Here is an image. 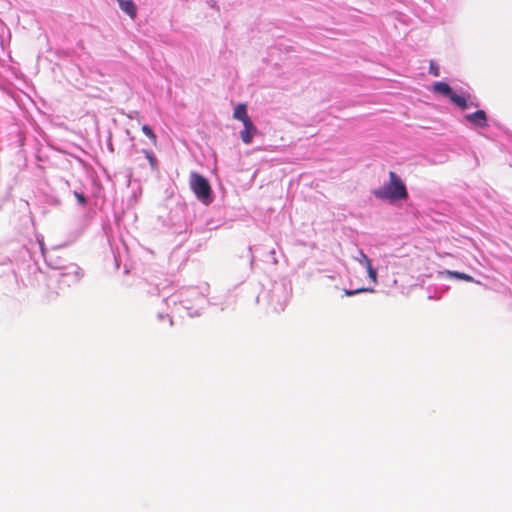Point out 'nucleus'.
I'll return each instance as SVG.
<instances>
[{"label":"nucleus","mask_w":512,"mask_h":512,"mask_svg":"<svg viewBox=\"0 0 512 512\" xmlns=\"http://www.w3.org/2000/svg\"><path fill=\"white\" fill-rule=\"evenodd\" d=\"M372 194L381 200L396 202L406 200L408 191L404 181L394 171L389 172V181L382 187L373 190Z\"/></svg>","instance_id":"1"},{"label":"nucleus","mask_w":512,"mask_h":512,"mask_svg":"<svg viewBox=\"0 0 512 512\" xmlns=\"http://www.w3.org/2000/svg\"><path fill=\"white\" fill-rule=\"evenodd\" d=\"M189 185L196 198L203 204L208 205L212 202V188L203 175L197 172H191Z\"/></svg>","instance_id":"2"},{"label":"nucleus","mask_w":512,"mask_h":512,"mask_svg":"<svg viewBox=\"0 0 512 512\" xmlns=\"http://www.w3.org/2000/svg\"><path fill=\"white\" fill-rule=\"evenodd\" d=\"M83 275L84 273L80 267L73 266L70 271H67L61 275L60 282L70 286L71 284L79 282Z\"/></svg>","instance_id":"3"},{"label":"nucleus","mask_w":512,"mask_h":512,"mask_svg":"<svg viewBox=\"0 0 512 512\" xmlns=\"http://www.w3.org/2000/svg\"><path fill=\"white\" fill-rule=\"evenodd\" d=\"M464 118L476 127L484 128L488 126L487 115L484 110H477L474 113L466 114Z\"/></svg>","instance_id":"4"},{"label":"nucleus","mask_w":512,"mask_h":512,"mask_svg":"<svg viewBox=\"0 0 512 512\" xmlns=\"http://www.w3.org/2000/svg\"><path fill=\"white\" fill-rule=\"evenodd\" d=\"M243 125L244 129L240 132V137L245 144H250L257 133V128L252 121L246 122Z\"/></svg>","instance_id":"5"},{"label":"nucleus","mask_w":512,"mask_h":512,"mask_svg":"<svg viewBox=\"0 0 512 512\" xmlns=\"http://www.w3.org/2000/svg\"><path fill=\"white\" fill-rule=\"evenodd\" d=\"M120 8L130 16V18L135 19L137 16V8L132 0H117Z\"/></svg>","instance_id":"6"},{"label":"nucleus","mask_w":512,"mask_h":512,"mask_svg":"<svg viewBox=\"0 0 512 512\" xmlns=\"http://www.w3.org/2000/svg\"><path fill=\"white\" fill-rule=\"evenodd\" d=\"M233 118L241 121L243 124L251 121L247 113V106L244 103L238 104L233 112Z\"/></svg>","instance_id":"7"},{"label":"nucleus","mask_w":512,"mask_h":512,"mask_svg":"<svg viewBox=\"0 0 512 512\" xmlns=\"http://www.w3.org/2000/svg\"><path fill=\"white\" fill-rule=\"evenodd\" d=\"M432 89L434 93L441 94L449 98L451 97V94H453L452 88L446 82H435Z\"/></svg>","instance_id":"8"},{"label":"nucleus","mask_w":512,"mask_h":512,"mask_svg":"<svg viewBox=\"0 0 512 512\" xmlns=\"http://www.w3.org/2000/svg\"><path fill=\"white\" fill-rule=\"evenodd\" d=\"M450 100L456 105L458 106L459 108L461 109H466L469 107V104L467 102V99L462 96V95H459V94H456L453 92V94H451V97H450Z\"/></svg>","instance_id":"9"},{"label":"nucleus","mask_w":512,"mask_h":512,"mask_svg":"<svg viewBox=\"0 0 512 512\" xmlns=\"http://www.w3.org/2000/svg\"><path fill=\"white\" fill-rule=\"evenodd\" d=\"M445 273L448 276L459 279V280H464L467 282H474V278L466 273H462V272H458V271H450V270L446 271Z\"/></svg>","instance_id":"10"},{"label":"nucleus","mask_w":512,"mask_h":512,"mask_svg":"<svg viewBox=\"0 0 512 512\" xmlns=\"http://www.w3.org/2000/svg\"><path fill=\"white\" fill-rule=\"evenodd\" d=\"M142 132L152 141V143L155 145L157 142V136L153 132V130L148 125L142 126Z\"/></svg>","instance_id":"11"},{"label":"nucleus","mask_w":512,"mask_h":512,"mask_svg":"<svg viewBox=\"0 0 512 512\" xmlns=\"http://www.w3.org/2000/svg\"><path fill=\"white\" fill-rule=\"evenodd\" d=\"M366 269L369 278L373 281V283H377V271L372 267L371 260H366Z\"/></svg>","instance_id":"12"},{"label":"nucleus","mask_w":512,"mask_h":512,"mask_svg":"<svg viewBox=\"0 0 512 512\" xmlns=\"http://www.w3.org/2000/svg\"><path fill=\"white\" fill-rule=\"evenodd\" d=\"M144 153H145L146 158L149 161L151 169L155 170L157 168V160H156L154 154L147 150H145Z\"/></svg>","instance_id":"13"},{"label":"nucleus","mask_w":512,"mask_h":512,"mask_svg":"<svg viewBox=\"0 0 512 512\" xmlns=\"http://www.w3.org/2000/svg\"><path fill=\"white\" fill-rule=\"evenodd\" d=\"M429 73L435 77L439 76V67L433 60H431L429 64Z\"/></svg>","instance_id":"14"},{"label":"nucleus","mask_w":512,"mask_h":512,"mask_svg":"<svg viewBox=\"0 0 512 512\" xmlns=\"http://www.w3.org/2000/svg\"><path fill=\"white\" fill-rule=\"evenodd\" d=\"M373 292V289H367V288H359V289H356V290H345V295L347 296H353L357 293H361V292Z\"/></svg>","instance_id":"15"},{"label":"nucleus","mask_w":512,"mask_h":512,"mask_svg":"<svg viewBox=\"0 0 512 512\" xmlns=\"http://www.w3.org/2000/svg\"><path fill=\"white\" fill-rule=\"evenodd\" d=\"M360 256L362 258V262L364 263V265L366 266V260H370L367 255H365L362 251L360 252Z\"/></svg>","instance_id":"16"},{"label":"nucleus","mask_w":512,"mask_h":512,"mask_svg":"<svg viewBox=\"0 0 512 512\" xmlns=\"http://www.w3.org/2000/svg\"><path fill=\"white\" fill-rule=\"evenodd\" d=\"M76 196H77V199H78L82 204H84V203L86 202L85 197H84L83 195H81V194H76Z\"/></svg>","instance_id":"17"},{"label":"nucleus","mask_w":512,"mask_h":512,"mask_svg":"<svg viewBox=\"0 0 512 512\" xmlns=\"http://www.w3.org/2000/svg\"><path fill=\"white\" fill-rule=\"evenodd\" d=\"M470 106H475V107H478V104L477 103H470Z\"/></svg>","instance_id":"18"}]
</instances>
